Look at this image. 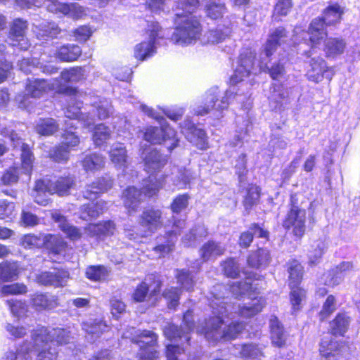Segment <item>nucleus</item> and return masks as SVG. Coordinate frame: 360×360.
<instances>
[{"mask_svg":"<svg viewBox=\"0 0 360 360\" xmlns=\"http://www.w3.org/2000/svg\"><path fill=\"white\" fill-rule=\"evenodd\" d=\"M213 316L204 320L197 328V331L204 335L210 342H216L220 340H231L236 338L244 330L243 322L231 323L223 330L221 326L224 319L229 316V309L231 305L225 303L213 302Z\"/></svg>","mask_w":360,"mask_h":360,"instance_id":"1","label":"nucleus"},{"mask_svg":"<svg viewBox=\"0 0 360 360\" xmlns=\"http://www.w3.org/2000/svg\"><path fill=\"white\" fill-rule=\"evenodd\" d=\"M174 23L176 30L172 39L175 43L187 44L199 37L201 26L194 15L177 12L175 14Z\"/></svg>","mask_w":360,"mask_h":360,"instance_id":"2","label":"nucleus"},{"mask_svg":"<svg viewBox=\"0 0 360 360\" xmlns=\"http://www.w3.org/2000/svg\"><path fill=\"white\" fill-rule=\"evenodd\" d=\"M294 195L290 197V208L285 219L283 221V226L286 229H292V233L300 238L305 232L306 211L297 205Z\"/></svg>","mask_w":360,"mask_h":360,"instance_id":"3","label":"nucleus"},{"mask_svg":"<svg viewBox=\"0 0 360 360\" xmlns=\"http://www.w3.org/2000/svg\"><path fill=\"white\" fill-rule=\"evenodd\" d=\"M233 92L227 90L223 96H219L217 87L210 89L205 95L204 105L198 107L196 113L198 115H204L212 110H222L226 109L229 105V99Z\"/></svg>","mask_w":360,"mask_h":360,"instance_id":"4","label":"nucleus"},{"mask_svg":"<svg viewBox=\"0 0 360 360\" xmlns=\"http://www.w3.org/2000/svg\"><path fill=\"white\" fill-rule=\"evenodd\" d=\"M147 32L149 34L150 40L141 42L134 47V57L141 61H143L155 53V40L157 37H163L161 34L162 28L155 22H151L148 24Z\"/></svg>","mask_w":360,"mask_h":360,"instance_id":"5","label":"nucleus"},{"mask_svg":"<svg viewBox=\"0 0 360 360\" xmlns=\"http://www.w3.org/2000/svg\"><path fill=\"white\" fill-rule=\"evenodd\" d=\"M286 37L287 32L283 27L276 28L269 34L259 54V65L262 69L266 68V63H269L270 56Z\"/></svg>","mask_w":360,"mask_h":360,"instance_id":"6","label":"nucleus"},{"mask_svg":"<svg viewBox=\"0 0 360 360\" xmlns=\"http://www.w3.org/2000/svg\"><path fill=\"white\" fill-rule=\"evenodd\" d=\"M141 347L139 360H155L158 352L155 349L158 344V335L150 330H143L137 338L132 339Z\"/></svg>","mask_w":360,"mask_h":360,"instance_id":"7","label":"nucleus"},{"mask_svg":"<svg viewBox=\"0 0 360 360\" xmlns=\"http://www.w3.org/2000/svg\"><path fill=\"white\" fill-rule=\"evenodd\" d=\"M185 227L186 222L184 220H174L172 229L166 232L165 236L158 238L159 241L162 243L155 246L154 250L159 252L162 256L172 252L174 250L177 236Z\"/></svg>","mask_w":360,"mask_h":360,"instance_id":"8","label":"nucleus"},{"mask_svg":"<svg viewBox=\"0 0 360 360\" xmlns=\"http://www.w3.org/2000/svg\"><path fill=\"white\" fill-rule=\"evenodd\" d=\"M72 338L71 332L63 328H53L49 330L47 328H43L34 334V341L37 345H39V342L44 341L50 342L51 345H53V342L60 345L68 344Z\"/></svg>","mask_w":360,"mask_h":360,"instance_id":"9","label":"nucleus"},{"mask_svg":"<svg viewBox=\"0 0 360 360\" xmlns=\"http://www.w3.org/2000/svg\"><path fill=\"white\" fill-rule=\"evenodd\" d=\"M255 53L251 49L244 50L240 55L238 65L231 77L233 84L243 81L251 73L255 64Z\"/></svg>","mask_w":360,"mask_h":360,"instance_id":"10","label":"nucleus"},{"mask_svg":"<svg viewBox=\"0 0 360 360\" xmlns=\"http://www.w3.org/2000/svg\"><path fill=\"white\" fill-rule=\"evenodd\" d=\"M27 29L26 21L22 19H15L11 27L8 43L12 46L18 47L20 50H27L30 46L25 32Z\"/></svg>","mask_w":360,"mask_h":360,"instance_id":"11","label":"nucleus"},{"mask_svg":"<svg viewBox=\"0 0 360 360\" xmlns=\"http://www.w3.org/2000/svg\"><path fill=\"white\" fill-rule=\"evenodd\" d=\"M319 350L326 360H343L347 347L335 340L324 338L321 342Z\"/></svg>","mask_w":360,"mask_h":360,"instance_id":"12","label":"nucleus"},{"mask_svg":"<svg viewBox=\"0 0 360 360\" xmlns=\"http://www.w3.org/2000/svg\"><path fill=\"white\" fill-rule=\"evenodd\" d=\"M47 9L51 13H61L72 19H79L85 15L84 8L77 3H61L57 0H49Z\"/></svg>","mask_w":360,"mask_h":360,"instance_id":"13","label":"nucleus"},{"mask_svg":"<svg viewBox=\"0 0 360 360\" xmlns=\"http://www.w3.org/2000/svg\"><path fill=\"white\" fill-rule=\"evenodd\" d=\"M144 169L151 174L160 170L167 163L166 157L152 147L145 148L141 153Z\"/></svg>","mask_w":360,"mask_h":360,"instance_id":"14","label":"nucleus"},{"mask_svg":"<svg viewBox=\"0 0 360 360\" xmlns=\"http://www.w3.org/2000/svg\"><path fill=\"white\" fill-rule=\"evenodd\" d=\"M139 224L150 233L156 232L162 226V212L153 208L144 210L140 215Z\"/></svg>","mask_w":360,"mask_h":360,"instance_id":"15","label":"nucleus"},{"mask_svg":"<svg viewBox=\"0 0 360 360\" xmlns=\"http://www.w3.org/2000/svg\"><path fill=\"white\" fill-rule=\"evenodd\" d=\"M8 139L14 148H20L21 150L22 169L25 174L30 175L32 169L34 157L29 146L23 143L18 135L13 131L11 132Z\"/></svg>","mask_w":360,"mask_h":360,"instance_id":"16","label":"nucleus"},{"mask_svg":"<svg viewBox=\"0 0 360 360\" xmlns=\"http://www.w3.org/2000/svg\"><path fill=\"white\" fill-rule=\"evenodd\" d=\"M182 133L186 138L200 149H205L207 147V136L205 131L197 128L190 121H185L181 124Z\"/></svg>","mask_w":360,"mask_h":360,"instance_id":"17","label":"nucleus"},{"mask_svg":"<svg viewBox=\"0 0 360 360\" xmlns=\"http://www.w3.org/2000/svg\"><path fill=\"white\" fill-rule=\"evenodd\" d=\"M306 76L309 81L319 83L324 77V75L328 72L329 68L324 59L321 57L316 56L309 59Z\"/></svg>","mask_w":360,"mask_h":360,"instance_id":"18","label":"nucleus"},{"mask_svg":"<svg viewBox=\"0 0 360 360\" xmlns=\"http://www.w3.org/2000/svg\"><path fill=\"white\" fill-rule=\"evenodd\" d=\"M72 105L69 104L67 108L65 110V115L67 118L70 119V120L65 122V124L67 127L70 129L75 127L76 124L79 122V120H82L84 125L86 127L91 126L94 122V116L89 115H84L80 111V104L77 103V105H75L73 101H72Z\"/></svg>","mask_w":360,"mask_h":360,"instance_id":"19","label":"nucleus"},{"mask_svg":"<svg viewBox=\"0 0 360 360\" xmlns=\"http://www.w3.org/2000/svg\"><path fill=\"white\" fill-rule=\"evenodd\" d=\"M68 277L67 271L55 269L53 271H44L39 274L37 276V281L44 285L60 287L66 284Z\"/></svg>","mask_w":360,"mask_h":360,"instance_id":"20","label":"nucleus"},{"mask_svg":"<svg viewBox=\"0 0 360 360\" xmlns=\"http://www.w3.org/2000/svg\"><path fill=\"white\" fill-rule=\"evenodd\" d=\"M265 304L262 297H254L242 306H238L237 313L242 318H251L260 312Z\"/></svg>","mask_w":360,"mask_h":360,"instance_id":"21","label":"nucleus"},{"mask_svg":"<svg viewBox=\"0 0 360 360\" xmlns=\"http://www.w3.org/2000/svg\"><path fill=\"white\" fill-rule=\"evenodd\" d=\"M351 322L352 319L347 313H338L334 319L330 322L331 334L344 336L349 330Z\"/></svg>","mask_w":360,"mask_h":360,"instance_id":"22","label":"nucleus"},{"mask_svg":"<svg viewBox=\"0 0 360 360\" xmlns=\"http://www.w3.org/2000/svg\"><path fill=\"white\" fill-rule=\"evenodd\" d=\"M109 157L116 167L122 169L127 167L128 156L123 143H114L110 148Z\"/></svg>","mask_w":360,"mask_h":360,"instance_id":"23","label":"nucleus"},{"mask_svg":"<svg viewBox=\"0 0 360 360\" xmlns=\"http://www.w3.org/2000/svg\"><path fill=\"white\" fill-rule=\"evenodd\" d=\"M224 252L225 248L214 240L207 241L200 249V255L204 262L215 259Z\"/></svg>","mask_w":360,"mask_h":360,"instance_id":"24","label":"nucleus"},{"mask_svg":"<svg viewBox=\"0 0 360 360\" xmlns=\"http://www.w3.org/2000/svg\"><path fill=\"white\" fill-rule=\"evenodd\" d=\"M53 88V84L48 83L45 79H28L26 92L32 98H39L44 93L52 90Z\"/></svg>","mask_w":360,"mask_h":360,"instance_id":"25","label":"nucleus"},{"mask_svg":"<svg viewBox=\"0 0 360 360\" xmlns=\"http://www.w3.org/2000/svg\"><path fill=\"white\" fill-rule=\"evenodd\" d=\"M346 41L341 38H328L324 42V51L326 57L335 58L342 54L346 49Z\"/></svg>","mask_w":360,"mask_h":360,"instance_id":"26","label":"nucleus"},{"mask_svg":"<svg viewBox=\"0 0 360 360\" xmlns=\"http://www.w3.org/2000/svg\"><path fill=\"white\" fill-rule=\"evenodd\" d=\"M115 229V224L108 221L99 224H90L86 227L85 231L91 236L101 238L113 234Z\"/></svg>","mask_w":360,"mask_h":360,"instance_id":"27","label":"nucleus"},{"mask_svg":"<svg viewBox=\"0 0 360 360\" xmlns=\"http://www.w3.org/2000/svg\"><path fill=\"white\" fill-rule=\"evenodd\" d=\"M142 195V192L136 188L134 186L128 187L122 193V200L124 206L129 211L136 210L140 205Z\"/></svg>","mask_w":360,"mask_h":360,"instance_id":"28","label":"nucleus"},{"mask_svg":"<svg viewBox=\"0 0 360 360\" xmlns=\"http://www.w3.org/2000/svg\"><path fill=\"white\" fill-rule=\"evenodd\" d=\"M83 330L87 333L89 341H94L108 329V326L102 320H94L83 323Z\"/></svg>","mask_w":360,"mask_h":360,"instance_id":"29","label":"nucleus"},{"mask_svg":"<svg viewBox=\"0 0 360 360\" xmlns=\"http://www.w3.org/2000/svg\"><path fill=\"white\" fill-rule=\"evenodd\" d=\"M52 218L55 221L58 223V226L60 230L64 232L69 238L72 240H76L81 238V231L77 227L70 225L64 216L58 212H54L52 214Z\"/></svg>","mask_w":360,"mask_h":360,"instance_id":"30","label":"nucleus"},{"mask_svg":"<svg viewBox=\"0 0 360 360\" xmlns=\"http://www.w3.org/2000/svg\"><path fill=\"white\" fill-rule=\"evenodd\" d=\"M82 50L77 45L68 44L60 46L56 53V56L61 61L72 62L76 60L81 55Z\"/></svg>","mask_w":360,"mask_h":360,"instance_id":"31","label":"nucleus"},{"mask_svg":"<svg viewBox=\"0 0 360 360\" xmlns=\"http://www.w3.org/2000/svg\"><path fill=\"white\" fill-rule=\"evenodd\" d=\"M148 279H146L145 281L142 282L136 288L134 294L133 298L136 302H143L145 300L147 297L149 290L150 291V295H155L157 292L160 291V283L157 281L154 282V287L152 288V285L146 282Z\"/></svg>","mask_w":360,"mask_h":360,"instance_id":"32","label":"nucleus"},{"mask_svg":"<svg viewBox=\"0 0 360 360\" xmlns=\"http://www.w3.org/2000/svg\"><path fill=\"white\" fill-rule=\"evenodd\" d=\"M270 260L269 251L259 248L256 251L252 252L248 258V265L255 269H259L263 266H266Z\"/></svg>","mask_w":360,"mask_h":360,"instance_id":"33","label":"nucleus"},{"mask_svg":"<svg viewBox=\"0 0 360 360\" xmlns=\"http://www.w3.org/2000/svg\"><path fill=\"white\" fill-rule=\"evenodd\" d=\"M112 186V181L109 177H102L97 179L91 184L87 186L85 197L91 198V194H97L107 191Z\"/></svg>","mask_w":360,"mask_h":360,"instance_id":"34","label":"nucleus"},{"mask_svg":"<svg viewBox=\"0 0 360 360\" xmlns=\"http://www.w3.org/2000/svg\"><path fill=\"white\" fill-rule=\"evenodd\" d=\"M91 105L94 108L93 111H96L100 120L108 118L113 112L111 103L106 98L96 97L91 101Z\"/></svg>","mask_w":360,"mask_h":360,"instance_id":"35","label":"nucleus"},{"mask_svg":"<svg viewBox=\"0 0 360 360\" xmlns=\"http://www.w3.org/2000/svg\"><path fill=\"white\" fill-rule=\"evenodd\" d=\"M32 302L37 310L51 309L58 305L56 297L46 294L34 295Z\"/></svg>","mask_w":360,"mask_h":360,"instance_id":"36","label":"nucleus"},{"mask_svg":"<svg viewBox=\"0 0 360 360\" xmlns=\"http://www.w3.org/2000/svg\"><path fill=\"white\" fill-rule=\"evenodd\" d=\"M75 185V181L71 177H61L51 183L50 194L57 193L60 196L69 194L70 189Z\"/></svg>","mask_w":360,"mask_h":360,"instance_id":"37","label":"nucleus"},{"mask_svg":"<svg viewBox=\"0 0 360 360\" xmlns=\"http://www.w3.org/2000/svg\"><path fill=\"white\" fill-rule=\"evenodd\" d=\"M82 165L87 172L100 170L105 166V158L98 153H91L85 156Z\"/></svg>","mask_w":360,"mask_h":360,"instance_id":"38","label":"nucleus"},{"mask_svg":"<svg viewBox=\"0 0 360 360\" xmlns=\"http://www.w3.org/2000/svg\"><path fill=\"white\" fill-rule=\"evenodd\" d=\"M20 272L17 262H5L0 264V281L6 282L17 278Z\"/></svg>","mask_w":360,"mask_h":360,"instance_id":"39","label":"nucleus"},{"mask_svg":"<svg viewBox=\"0 0 360 360\" xmlns=\"http://www.w3.org/2000/svg\"><path fill=\"white\" fill-rule=\"evenodd\" d=\"M207 236V229L204 226H196L191 229L182 238V242L185 246L190 247L196 242Z\"/></svg>","mask_w":360,"mask_h":360,"instance_id":"40","label":"nucleus"},{"mask_svg":"<svg viewBox=\"0 0 360 360\" xmlns=\"http://www.w3.org/2000/svg\"><path fill=\"white\" fill-rule=\"evenodd\" d=\"M34 347L39 351L37 354L38 360H55L57 357L58 352L55 347H53L49 342L44 341V342H39L37 345L33 338Z\"/></svg>","mask_w":360,"mask_h":360,"instance_id":"41","label":"nucleus"},{"mask_svg":"<svg viewBox=\"0 0 360 360\" xmlns=\"http://www.w3.org/2000/svg\"><path fill=\"white\" fill-rule=\"evenodd\" d=\"M104 204L103 201H99L96 203L82 206L80 217L84 220H89L98 217L103 211Z\"/></svg>","mask_w":360,"mask_h":360,"instance_id":"42","label":"nucleus"},{"mask_svg":"<svg viewBox=\"0 0 360 360\" xmlns=\"http://www.w3.org/2000/svg\"><path fill=\"white\" fill-rule=\"evenodd\" d=\"M343 11L338 4H334L326 8L323 11L322 19L326 23V25H333L338 23L341 20Z\"/></svg>","mask_w":360,"mask_h":360,"instance_id":"43","label":"nucleus"},{"mask_svg":"<svg viewBox=\"0 0 360 360\" xmlns=\"http://www.w3.org/2000/svg\"><path fill=\"white\" fill-rule=\"evenodd\" d=\"M270 328L272 343L278 347H282L285 343L283 329L276 317L270 320Z\"/></svg>","mask_w":360,"mask_h":360,"instance_id":"44","label":"nucleus"},{"mask_svg":"<svg viewBox=\"0 0 360 360\" xmlns=\"http://www.w3.org/2000/svg\"><path fill=\"white\" fill-rule=\"evenodd\" d=\"M35 129L39 134L49 136L58 129V124L52 118L42 119L37 124Z\"/></svg>","mask_w":360,"mask_h":360,"instance_id":"45","label":"nucleus"},{"mask_svg":"<svg viewBox=\"0 0 360 360\" xmlns=\"http://www.w3.org/2000/svg\"><path fill=\"white\" fill-rule=\"evenodd\" d=\"M260 188L255 185L249 186L247 194L243 200V205L245 210L249 212L254 205L259 202L260 198Z\"/></svg>","mask_w":360,"mask_h":360,"instance_id":"46","label":"nucleus"},{"mask_svg":"<svg viewBox=\"0 0 360 360\" xmlns=\"http://www.w3.org/2000/svg\"><path fill=\"white\" fill-rule=\"evenodd\" d=\"M112 131L103 124L97 125L94 129L93 140L97 146L105 143L111 136Z\"/></svg>","mask_w":360,"mask_h":360,"instance_id":"47","label":"nucleus"},{"mask_svg":"<svg viewBox=\"0 0 360 360\" xmlns=\"http://www.w3.org/2000/svg\"><path fill=\"white\" fill-rule=\"evenodd\" d=\"M60 32V29L54 22H46L39 26V30L37 33L39 38L44 39L45 37L54 38Z\"/></svg>","mask_w":360,"mask_h":360,"instance_id":"48","label":"nucleus"},{"mask_svg":"<svg viewBox=\"0 0 360 360\" xmlns=\"http://www.w3.org/2000/svg\"><path fill=\"white\" fill-rule=\"evenodd\" d=\"M162 143H163L169 150H173L176 147L178 139L176 138V131L169 126H165L162 128Z\"/></svg>","mask_w":360,"mask_h":360,"instance_id":"49","label":"nucleus"},{"mask_svg":"<svg viewBox=\"0 0 360 360\" xmlns=\"http://www.w3.org/2000/svg\"><path fill=\"white\" fill-rule=\"evenodd\" d=\"M27 292V286L23 283H13L4 285L0 289V297L25 294Z\"/></svg>","mask_w":360,"mask_h":360,"instance_id":"50","label":"nucleus"},{"mask_svg":"<svg viewBox=\"0 0 360 360\" xmlns=\"http://www.w3.org/2000/svg\"><path fill=\"white\" fill-rule=\"evenodd\" d=\"M240 354L245 360H260L263 355L261 349L253 344L243 345Z\"/></svg>","mask_w":360,"mask_h":360,"instance_id":"51","label":"nucleus"},{"mask_svg":"<svg viewBox=\"0 0 360 360\" xmlns=\"http://www.w3.org/2000/svg\"><path fill=\"white\" fill-rule=\"evenodd\" d=\"M289 278H290V286H297L302 277V268L299 262L297 261L292 262L289 268Z\"/></svg>","mask_w":360,"mask_h":360,"instance_id":"52","label":"nucleus"},{"mask_svg":"<svg viewBox=\"0 0 360 360\" xmlns=\"http://www.w3.org/2000/svg\"><path fill=\"white\" fill-rule=\"evenodd\" d=\"M86 275L89 279L98 281L105 278L108 271L103 266H91L87 268Z\"/></svg>","mask_w":360,"mask_h":360,"instance_id":"53","label":"nucleus"},{"mask_svg":"<svg viewBox=\"0 0 360 360\" xmlns=\"http://www.w3.org/2000/svg\"><path fill=\"white\" fill-rule=\"evenodd\" d=\"M178 283L186 290L193 289L195 281L193 276L186 270H177L176 276Z\"/></svg>","mask_w":360,"mask_h":360,"instance_id":"54","label":"nucleus"},{"mask_svg":"<svg viewBox=\"0 0 360 360\" xmlns=\"http://www.w3.org/2000/svg\"><path fill=\"white\" fill-rule=\"evenodd\" d=\"M336 310V300L333 295H329L323 304L322 309L319 312L321 321L327 319Z\"/></svg>","mask_w":360,"mask_h":360,"instance_id":"55","label":"nucleus"},{"mask_svg":"<svg viewBox=\"0 0 360 360\" xmlns=\"http://www.w3.org/2000/svg\"><path fill=\"white\" fill-rule=\"evenodd\" d=\"M180 294V290L175 287L169 288L164 291L163 296L167 300L169 308L174 309L179 304Z\"/></svg>","mask_w":360,"mask_h":360,"instance_id":"56","label":"nucleus"},{"mask_svg":"<svg viewBox=\"0 0 360 360\" xmlns=\"http://www.w3.org/2000/svg\"><path fill=\"white\" fill-rule=\"evenodd\" d=\"M162 128L150 127L144 133V139L153 144L162 143Z\"/></svg>","mask_w":360,"mask_h":360,"instance_id":"57","label":"nucleus"},{"mask_svg":"<svg viewBox=\"0 0 360 360\" xmlns=\"http://www.w3.org/2000/svg\"><path fill=\"white\" fill-rule=\"evenodd\" d=\"M271 100L276 103L275 108H281L283 104L288 103V93L286 90L281 86L274 89L271 95Z\"/></svg>","mask_w":360,"mask_h":360,"instance_id":"58","label":"nucleus"},{"mask_svg":"<svg viewBox=\"0 0 360 360\" xmlns=\"http://www.w3.org/2000/svg\"><path fill=\"white\" fill-rule=\"evenodd\" d=\"M290 293V302L292 305V309L296 311L300 309L299 306L301 304L302 301L305 297V291L297 286L292 285Z\"/></svg>","mask_w":360,"mask_h":360,"instance_id":"59","label":"nucleus"},{"mask_svg":"<svg viewBox=\"0 0 360 360\" xmlns=\"http://www.w3.org/2000/svg\"><path fill=\"white\" fill-rule=\"evenodd\" d=\"M32 350H30L28 345L25 344L17 353L13 352H7L6 354V360H29L31 358L30 354Z\"/></svg>","mask_w":360,"mask_h":360,"instance_id":"60","label":"nucleus"},{"mask_svg":"<svg viewBox=\"0 0 360 360\" xmlns=\"http://www.w3.org/2000/svg\"><path fill=\"white\" fill-rule=\"evenodd\" d=\"M20 243L25 248H39L44 243V239L33 234H27L21 238Z\"/></svg>","mask_w":360,"mask_h":360,"instance_id":"61","label":"nucleus"},{"mask_svg":"<svg viewBox=\"0 0 360 360\" xmlns=\"http://www.w3.org/2000/svg\"><path fill=\"white\" fill-rule=\"evenodd\" d=\"M165 335L170 340L176 339L177 338H185L186 341L189 340L188 334L184 333V329H180L177 326L174 324H168L164 329Z\"/></svg>","mask_w":360,"mask_h":360,"instance_id":"62","label":"nucleus"},{"mask_svg":"<svg viewBox=\"0 0 360 360\" xmlns=\"http://www.w3.org/2000/svg\"><path fill=\"white\" fill-rule=\"evenodd\" d=\"M190 197L188 194L179 195L171 204V210L174 213H179L186 209L188 204Z\"/></svg>","mask_w":360,"mask_h":360,"instance_id":"63","label":"nucleus"},{"mask_svg":"<svg viewBox=\"0 0 360 360\" xmlns=\"http://www.w3.org/2000/svg\"><path fill=\"white\" fill-rule=\"evenodd\" d=\"M223 269L226 276L236 278L239 274V266L233 259H229L223 264Z\"/></svg>","mask_w":360,"mask_h":360,"instance_id":"64","label":"nucleus"}]
</instances>
